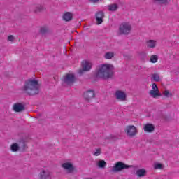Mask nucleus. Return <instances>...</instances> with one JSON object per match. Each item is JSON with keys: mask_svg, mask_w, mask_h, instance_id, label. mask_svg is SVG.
<instances>
[{"mask_svg": "<svg viewBox=\"0 0 179 179\" xmlns=\"http://www.w3.org/2000/svg\"><path fill=\"white\" fill-rule=\"evenodd\" d=\"M132 30L130 23L123 22L119 27V34H129Z\"/></svg>", "mask_w": 179, "mask_h": 179, "instance_id": "nucleus-3", "label": "nucleus"}, {"mask_svg": "<svg viewBox=\"0 0 179 179\" xmlns=\"http://www.w3.org/2000/svg\"><path fill=\"white\" fill-rule=\"evenodd\" d=\"M22 90L26 94L33 96L38 93V90H40V85H38V82L36 80L30 79L25 81Z\"/></svg>", "mask_w": 179, "mask_h": 179, "instance_id": "nucleus-2", "label": "nucleus"}, {"mask_svg": "<svg viewBox=\"0 0 179 179\" xmlns=\"http://www.w3.org/2000/svg\"><path fill=\"white\" fill-rule=\"evenodd\" d=\"M163 167H164L163 164H162L160 163H155L154 164V169H155L156 170L163 169Z\"/></svg>", "mask_w": 179, "mask_h": 179, "instance_id": "nucleus-26", "label": "nucleus"}, {"mask_svg": "<svg viewBox=\"0 0 179 179\" xmlns=\"http://www.w3.org/2000/svg\"><path fill=\"white\" fill-rule=\"evenodd\" d=\"M124 132L127 136L133 138L138 134V128L134 125H127L124 129Z\"/></svg>", "mask_w": 179, "mask_h": 179, "instance_id": "nucleus-5", "label": "nucleus"}, {"mask_svg": "<svg viewBox=\"0 0 179 179\" xmlns=\"http://www.w3.org/2000/svg\"><path fill=\"white\" fill-rule=\"evenodd\" d=\"M107 163L105 162L104 160H100L97 162V166L98 167H99L100 169H104L106 166Z\"/></svg>", "mask_w": 179, "mask_h": 179, "instance_id": "nucleus-20", "label": "nucleus"}, {"mask_svg": "<svg viewBox=\"0 0 179 179\" xmlns=\"http://www.w3.org/2000/svg\"><path fill=\"white\" fill-rule=\"evenodd\" d=\"M108 10H110V12H114L118 9V6L117 4H111L108 6Z\"/></svg>", "mask_w": 179, "mask_h": 179, "instance_id": "nucleus-19", "label": "nucleus"}, {"mask_svg": "<svg viewBox=\"0 0 179 179\" xmlns=\"http://www.w3.org/2000/svg\"><path fill=\"white\" fill-rule=\"evenodd\" d=\"M163 96H164V97L169 98L173 96V94L170 91H169V90H165L163 92Z\"/></svg>", "mask_w": 179, "mask_h": 179, "instance_id": "nucleus-23", "label": "nucleus"}, {"mask_svg": "<svg viewBox=\"0 0 179 179\" xmlns=\"http://www.w3.org/2000/svg\"><path fill=\"white\" fill-rule=\"evenodd\" d=\"M145 44L148 48H156L157 47V41L150 39L146 41Z\"/></svg>", "mask_w": 179, "mask_h": 179, "instance_id": "nucleus-12", "label": "nucleus"}, {"mask_svg": "<svg viewBox=\"0 0 179 179\" xmlns=\"http://www.w3.org/2000/svg\"><path fill=\"white\" fill-rule=\"evenodd\" d=\"M81 65L83 69L78 71L79 75H82L83 72H87V71H90V69H92V66H93V64L89 60H83Z\"/></svg>", "mask_w": 179, "mask_h": 179, "instance_id": "nucleus-6", "label": "nucleus"}, {"mask_svg": "<svg viewBox=\"0 0 179 179\" xmlns=\"http://www.w3.org/2000/svg\"><path fill=\"white\" fill-rule=\"evenodd\" d=\"M131 167V166L125 165V164L122 162H117L113 166V171H121V170H124V169H128Z\"/></svg>", "mask_w": 179, "mask_h": 179, "instance_id": "nucleus-11", "label": "nucleus"}, {"mask_svg": "<svg viewBox=\"0 0 179 179\" xmlns=\"http://www.w3.org/2000/svg\"><path fill=\"white\" fill-rule=\"evenodd\" d=\"M159 61V56L157 55H152L150 57V62L152 64H156Z\"/></svg>", "mask_w": 179, "mask_h": 179, "instance_id": "nucleus-18", "label": "nucleus"}, {"mask_svg": "<svg viewBox=\"0 0 179 179\" xmlns=\"http://www.w3.org/2000/svg\"><path fill=\"white\" fill-rule=\"evenodd\" d=\"M146 174V171L145 169H138L136 171V175L138 177H143V176H145Z\"/></svg>", "mask_w": 179, "mask_h": 179, "instance_id": "nucleus-21", "label": "nucleus"}, {"mask_svg": "<svg viewBox=\"0 0 179 179\" xmlns=\"http://www.w3.org/2000/svg\"><path fill=\"white\" fill-rule=\"evenodd\" d=\"M8 41H15V36H13V35H10L8 37Z\"/></svg>", "mask_w": 179, "mask_h": 179, "instance_id": "nucleus-29", "label": "nucleus"}, {"mask_svg": "<svg viewBox=\"0 0 179 179\" xmlns=\"http://www.w3.org/2000/svg\"><path fill=\"white\" fill-rule=\"evenodd\" d=\"M62 167L67 171V173H72L75 168L73 167V163L71 161H66L62 164Z\"/></svg>", "mask_w": 179, "mask_h": 179, "instance_id": "nucleus-7", "label": "nucleus"}, {"mask_svg": "<svg viewBox=\"0 0 179 179\" xmlns=\"http://www.w3.org/2000/svg\"><path fill=\"white\" fill-rule=\"evenodd\" d=\"M83 97L85 99V100H90V99H93V97H94V92L87 91V92L84 93Z\"/></svg>", "mask_w": 179, "mask_h": 179, "instance_id": "nucleus-15", "label": "nucleus"}, {"mask_svg": "<svg viewBox=\"0 0 179 179\" xmlns=\"http://www.w3.org/2000/svg\"><path fill=\"white\" fill-rule=\"evenodd\" d=\"M13 109L15 113H20L24 110V106L21 103H15L13 106Z\"/></svg>", "mask_w": 179, "mask_h": 179, "instance_id": "nucleus-13", "label": "nucleus"}, {"mask_svg": "<svg viewBox=\"0 0 179 179\" xmlns=\"http://www.w3.org/2000/svg\"><path fill=\"white\" fill-rule=\"evenodd\" d=\"M152 90L149 91L148 94L153 99H157L158 97H162V93L157 87L156 83H152L151 85Z\"/></svg>", "mask_w": 179, "mask_h": 179, "instance_id": "nucleus-4", "label": "nucleus"}, {"mask_svg": "<svg viewBox=\"0 0 179 179\" xmlns=\"http://www.w3.org/2000/svg\"><path fill=\"white\" fill-rule=\"evenodd\" d=\"M72 17H73V15L69 12L65 13L63 15V20H65V22H71Z\"/></svg>", "mask_w": 179, "mask_h": 179, "instance_id": "nucleus-17", "label": "nucleus"}, {"mask_svg": "<svg viewBox=\"0 0 179 179\" xmlns=\"http://www.w3.org/2000/svg\"><path fill=\"white\" fill-rule=\"evenodd\" d=\"M145 132H153L155 131V126L152 124H146L144 125Z\"/></svg>", "mask_w": 179, "mask_h": 179, "instance_id": "nucleus-16", "label": "nucleus"}, {"mask_svg": "<svg viewBox=\"0 0 179 179\" xmlns=\"http://www.w3.org/2000/svg\"><path fill=\"white\" fill-rule=\"evenodd\" d=\"M115 97L119 101H125L127 100V94L124 91L117 90L115 93Z\"/></svg>", "mask_w": 179, "mask_h": 179, "instance_id": "nucleus-8", "label": "nucleus"}, {"mask_svg": "<svg viewBox=\"0 0 179 179\" xmlns=\"http://www.w3.org/2000/svg\"><path fill=\"white\" fill-rule=\"evenodd\" d=\"M40 179H51V172L47 169H41L39 173Z\"/></svg>", "mask_w": 179, "mask_h": 179, "instance_id": "nucleus-9", "label": "nucleus"}, {"mask_svg": "<svg viewBox=\"0 0 179 179\" xmlns=\"http://www.w3.org/2000/svg\"><path fill=\"white\" fill-rule=\"evenodd\" d=\"M152 79L155 82H160V76H159L157 73H154L152 75Z\"/></svg>", "mask_w": 179, "mask_h": 179, "instance_id": "nucleus-24", "label": "nucleus"}, {"mask_svg": "<svg viewBox=\"0 0 179 179\" xmlns=\"http://www.w3.org/2000/svg\"><path fill=\"white\" fill-rule=\"evenodd\" d=\"M63 82L66 85H72L75 82V76L73 74H67L64 77Z\"/></svg>", "mask_w": 179, "mask_h": 179, "instance_id": "nucleus-10", "label": "nucleus"}, {"mask_svg": "<svg viewBox=\"0 0 179 179\" xmlns=\"http://www.w3.org/2000/svg\"><path fill=\"white\" fill-rule=\"evenodd\" d=\"M99 1L101 0H90V2H99Z\"/></svg>", "mask_w": 179, "mask_h": 179, "instance_id": "nucleus-30", "label": "nucleus"}, {"mask_svg": "<svg viewBox=\"0 0 179 179\" xmlns=\"http://www.w3.org/2000/svg\"><path fill=\"white\" fill-rule=\"evenodd\" d=\"M11 150L13 152H17L19 150V145L17 143H14L11 145Z\"/></svg>", "mask_w": 179, "mask_h": 179, "instance_id": "nucleus-25", "label": "nucleus"}, {"mask_svg": "<svg viewBox=\"0 0 179 179\" xmlns=\"http://www.w3.org/2000/svg\"><path fill=\"white\" fill-rule=\"evenodd\" d=\"M155 1L157 2H159V3H163V4L169 3L168 0H155Z\"/></svg>", "mask_w": 179, "mask_h": 179, "instance_id": "nucleus-27", "label": "nucleus"}, {"mask_svg": "<svg viewBox=\"0 0 179 179\" xmlns=\"http://www.w3.org/2000/svg\"><path fill=\"white\" fill-rule=\"evenodd\" d=\"M114 75V66L110 64H101L96 72L99 79H109Z\"/></svg>", "mask_w": 179, "mask_h": 179, "instance_id": "nucleus-1", "label": "nucleus"}, {"mask_svg": "<svg viewBox=\"0 0 179 179\" xmlns=\"http://www.w3.org/2000/svg\"><path fill=\"white\" fill-rule=\"evenodd\" d=\"M114 52H108L105 54L104 57L106 59H111V58H113L114 57Z\"/></svg>", "mask_w": 179, "mask_h": 179, "instance_id": "nucleus-22", "label": "nucleus"}, {"mask_svg": "<svg viewBox=\"0 0 179 179\" xmlns=\"http://www.w3.org/2000/svg\"><path fill=\"white\" fill-rule=\"evenodd\" d=\"M103 17H104V13L103 12L100 11L96 13V19L97 24H101L103 23Z\"/></svg>", "mask_w": 179, "mask_h": 179, "instance_id": "nucleus-14", "label": "nucleus"}, {"mask_svg": "<svg viewBox=\"0 0 179 179\" xmlns=\"http://www.w3.org/2000/svg\"><path fill=\"white\" fill-rule=\"evenodd\" d=\"M100 153H101V150L100 149H96L94 152V156H99Z\"/></svg>", "mask_w": 179, "mask_h": 179, "instance_id": "nucleus-28", "label": "nucleus"}]
</instances>
